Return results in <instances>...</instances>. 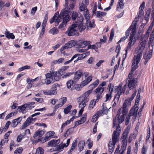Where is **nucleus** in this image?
<instances>
[{
  "label": "nucleus",
  "instance_id": "21",
  "mask_svg": "<svg viewBox=\"0 0 154 154\" xmlns=\"http://www.w3.org/2000/svg\"><path fill=\"white\" fill-rule=\"evenodd\" d=\"M45 133V131L44 130H38L33 135V137L34 140H37L38 138L41 137Z\"/></svg>",
  "mask_w": 154,
  "mask_h": 154
},
{
  "label": "nucleus",
  "instance_id": "42",
  "mask_svg": "<svg viewBox=\"0 0 154 154\" xmlns=\"http://www.w3.org/2000/svg\"><path fill=\"white\" fill-rule=\"evenodd\" d=\"M112 90L110 92L106 94V100L105 101V102H107L108 101H109L111 99L112 96Z\"/></svg>",
  "mask_w": 154,
  "mask_h": 154
},
{
  "label": "nucleus",
  "instance_id": "53",
  "mask_svg": "<svg viewBox=\"0 0 154 154\" xmlns=\"http://www.w3.org/2000/svg\"><path fill=\"white\" fill-rule=\"evenodd\" d=\"M81 102L79 103V107L80 108H81V109H84V108L86 106V103L87 102H85L84 101H82L80 100Z\"/></svg>",
  "mask_w": 154,
  "mask_h": 154
},
{
  "label": "nucleus",
  "instance_id": "17",
  "mask_svg": "<svg viewBox=\"0 0 154 154\" xmlns=\"http://www.w3.org/2000/svg\"><path fill=\"white\" fill-rule=\"evenodd\" d=\"M57 88L55 84L52 85V88L50 90L46 91L44 90L43 93L46 95H52L55 94L57 93Z\"/></svg>",
  "mask_w": 154,
  "mask_h": 154
},
{
  "label": "nucleus",
  "instance_id": "63",
  "mask_svg": "<svg viewBox=\"0 0 154 154\" xmlns=\"http://www.w3.org/2000/svg\"><path fill=\"white\" fill-rule=\"evenodd\" d=\"M154 35H150L149 41V42H150L151 43V46H153L154 45Z\"/></svg>",
  "mask_w": 154,
  "mask_h": 154
},
{
  "label": "nucleus",
  "instance_id": "37",
  "mask_svg": "<svg viewBox=\"0 0 154 154\" xmlns=\"http://www.w3.org/2000/svg\"><path fill=\"white\" fill-rule=\"evenodd\" d=\"M152 50H150L148 54H145L144 55L143 58L144 59H146L148 60L150 59L152 54Z\"/></svg>",
  "mask_w": 154,
  "mask_h": 154
},
{
  "label": "nucleus",
  "instance_id": "32",
  "mask_svg": "<svg viewBox=\"0 0 154 154\" xmlns=\"http://www.w3.org/2000/svg\"><path fill=\"white\" fill-rule=\"evenodd\" d=\"M108 112V110L106 108H104L103 107L102 109L99 110V111L97 112L96 113L97 115L99 116H100L102 114H107Z\"/></svg>",
  "mask_w": 154,
  "mask_h": 154
},
{
  "label": "nucleus",
  "instance_id": "44",
  "mask_svg": "<svg viewBox=\"0 0 154 154\" xmlns=\"http://www.w3.org/2000/svg\"><path fill=\"white\" fill-rule=\"evenodd\" d=\"M150 11V9L149 8L148 9L146 13L145 17V19L146 20V22L148 21L149 19Z\"/></svg>",
  "mask_w": 154,
  "mask_h": 154
},
{
  "label": "nucleus",
  "instance_id": "13",
  "mask_svg": "<svg viewBox=\"0 0 154 154\" xmlns=\"http://www.w3.org/2000/svg\"><path fill=\"white\" fill-rule=\"evenodd\" d=\"M137 83V79L136 78H127L126 80V84L125 85L126 86L127 85L129 88L131 89L135 87Z\"/></svg>",
  "mask_w": 154,
  "mask_h": 154
},
{
  "label": "nucleus",
  "instance_id": "8",
  "mask_svg": "<svg viewBox=\"0 0 154 154\" xmlns=\"http://www.w3.org/2000/svg\"><path fill=\"white\" fill-rule=\"evenodd\" d=\"M137 108H131L129 111L128 115L127 116L125 119V125H127L129 123L131 117H132L131 120L133 121V122H134L137 117Z\"/></svg>",
  "mask_w": 154,
  "mask_h": 154
},
{
  "label": "nucleus",
  "instance_id": "23",
  "mask_svg": "<svg viewBox=\"0 0 154 154\" xmlns=\"http://www.w3.org/2000/svg\"><path fill=\"white\" fill-rule=\"evenodd\" d=\"M70 17L69 18L66 17V19H64L62 23L58 27V28L63 30L64 28L66 26L67 23L70 20Z\"/></svg>",
  "mask_w": 154,
  "mask_h": 154
},
{
  "label": "nucleus",
  "instance_id": "3",
  "mask_svg": "<svg viewBox=\"0 0 154 154\" xmlns=\"http://www.w3.org/2000/svg\"><path fill=\"white\" fill-rule=\"evenodd\" d=\"M69 12L67 10H63L61 11L60 14L59 12H56L54 15V17H55V26H57L62 19L63 20L66 17L68 18L70 17Z\"/></svg>",
  "mask_w": 154,
  "mask_h": 154
},
{
  "label": "nucleus",
  "instance_id": "7",
  "mask_svg": "<svg viewBox=\"0 0 154 154\" xmlns=\"http://www.w3.org/2000/svg\"><path fill=\"white\" fill-rule=\"evenodd\" d=\"M128 41L129 42L128 43V45L125 48V51L126 52L125 54L123 55V60L122 61V64L125 61L128 53V51L130 50L131 47L134 46L136 42V37L132 35H131L130 37L129 38Z\"/></svg>",
  "mask_w": 154,
  "mask_h": 154
},
{
  "label": "nucleus",
  "instance_id": "10",
  "mask_svg": "<svg viewBox=\"0 0 154 154\" xmlns=\"http://www.w3.org/2000/svg\"><path fill=\"white\" fill-rule=\"evenodd\" d=\"M126 85H125L123 88H122L121 85L116 86L115 90L117 93L116 94L113 101L118 102L120 95L125 93L126 90Z\"/></svg>",
  "mask_w": 154,
  "mask_h": 154
},
{
  "label": "nucleus",
  "instance_id": "50",
  "mask_svg": "<svg viewBox=\"0 0 154 154\" xmlns=\"http://www.w3.org/2000/svg\"><path fill=\"white\" fill-rule=\"evenodd\" d=\"M73 80H70L67 81L66 82V85L67 88L69 89L71 88L72 85H73Z\"/></svg>",
  "mask_w": 154,
  "mask_h": 154
},
{
  "label": "nucleus",
  "instance_id": "38",
  "mask_svg": "<svg viewBox=\"0 0 154 154\" xmlns=\"http://www.w3.org/2000/svg\"><path fill=\"white\" fill-rule=\"evenodd\" d=\"M26 105L25 104L22 106L18 107V109H20L19 112H20L24 113L26 112L25 109L26 108Z\"/></svg>",
  "mask_w": 154,
  "mask_h": 154
},
{
  "label": "nucleus",
  "instance_id": "11",
  "mask_svg": "<svg viewBox=\"0 0 154 154\" xmlns=\"http://www.w3.org/2000/svg\"><path fill=\"white\" fill-rule=\"evenodd\" d=\"M78 24H73L69 27L68 30L66 32V33L69 36H72L74 35H78L79 33L77 30Z\"/></svg>",
  "mask_w": 154,
  "mask_h": 154
},
{
  "label": "nucleus",
  "instance_id": "15",
  "mask_svg": "<svg viewBox=\"0 0 154 154\" xmlns=\"http://www.w3.org/2000/svg\"><path fill=\"white\" fill-rule=\"evenodd\" d=\"M104 88H102L101 86H99L94 91V93L96 94L97 100H99L102 97V94L104 91Z\"/></svg>",
  "mask_w": 154,
  "mask_h": 154
},
{
  "label": "nucleus",
  "instance_id": "35",
  "mask_svg": "<svg viewBox=\"0 0 154 154\" xmlns=\"http://www.w3.org/2000/svg\"><path fill=\"white\" fill-rule=\"evenodd\" d=\"M83 15L86 20H90V15L89 14V11L88 9H86V10L84 11Z\"/></svg>",
  "mask_w": 154,
  "mask_h": 154
},
{
  "label": "nucleus",
  "instance_id": "4",
  "mask_svg": "<svg viewBox=\"0 0 154 154\" xmlns=\"http://www.w3.org/2000/svg\"><path fill=\"white\" fill-rule=\"evenodd\" d=\"M117 129L119 132L118 133V134H116V131H113L112 135V139H110L109 142V151L111 154H112L113 152L115 145L119 139L120 131L119 130V128H118Z\"/></svg>",
  "mask_w": 154,
  "mask_h": 154
},
{
  "label": "nucleus",
  "instance_id": "2",
  "mask_svg": "<svg viewBox=\"0 0 154 154\" xmlns=\"http://www.w3.org/2000/svg\"><path fill=\"white\" fill-rule=\"evenodd\" d=\"M142 39L140 42V43L139 46L137 48V55H135L134 57L133 61L137 62V63H139L142 56V54L143 50L145 48L146 42V41L145 39L143 40V37H142Z\"/></svg>",
  "mask_w": 154,
  "mask_h": 154
},
{
  "label": "nucleus",
  "instance_id": "33",
  "mask_svg": "<svg viewBox=\"0 0 154 154\" xmlns=\"http://www.w3.org/2000/svg\"><path fill=\"white\" fill-rule=\"evenodd\" d=\"M5 35L6 38H11L13 39L15 38V36L13 33H10L7 30L5 32Z\"/></svg>",
  "mask_w": 154,
  "mask_h": 154
},
{
  "label": "nucleus",
  "instance_id": "27",
  "mask_svg": "<svg viewBox=\"0 0 154 154\" xmlns=\"http://www.w3.org/2000/svg\"><path fill=\"white\" fill-rule=\"evenodd\" d=\"M89 54H90L89 52H87L85 53H83L81 54H79L78 56H79L78 57V58L76 60H75L74 61V62H75L78 61V60H79L83 59L85 58L87 56L89 55Z\"/></svg>",
  "mask_w": 154,
  "mask_h": 154
},
{
  "label": "nucleus",
  "instance_id": "12",
  "mask_svg": "<svg viewBox=\"0 0 154 154\" xmlns=\"http://www.w3.org/2000/svg\"><path fill=\"white\" fill-rule=\"evenodd\" d=\"M71 17L72 20L74 21L75 23V24H78L82 23L84 20L83 16L81 15H78L77 12L75 11H73Z\"/></svg>",
  "mask_w": 154,
  "mask_h": 154
},
{
  "label": "nucleus",
  "instance_id": "16",
  "mask_svg": "<svg viewBox=\"0 0 154 154\" xmlns=\"http://www.w3.org/2000/svg\"><path fill=\"white\" fill-rule=\"evenodd\" d=\"M76 43L74 40H71L65 44L60 49V51L62 53H63V51L65 49H68L74 46Z\"/></svg>",
  "mask_w": 154,
  "mask_h": 154
},
{
  "label": "nucleus",
  "instance_id": "5",
  "mask_svg": "<svg viewBox=\"0 0 154 154\" xmlns=\"http://www.w3.org/2000/svg\"><path fill=\"white\" fill-rule=\"evenodd\" d=\"M57 72L48 73L45 74V83L48 85L53 83L55 81H58L59 78L57 76Z\"/></svg>",
  "mask_w": 154,
  "mask_h": 154
},
{
  "label": "nucleus",
  "instance_id": "62",
  "mask_svg": "<svg viewBox=\"0 0 154 154\" xmlns=\"http://www.w3.org/2000/svg\"><path fill=\"white\" fill-rule=\"evenodd\" d=\"M48 19V17L47 15L45 16L44 20L43 21L42 26L45 27L46 24V22Z\"/></svg>",
  "mask_w": 154,
  "mask_h": 154
},
{
  "label": "nucleus",
  "instance_id": "55",
  "mask_svg": "<svg viewBox=\"0 0 154 154\" xmlns=\"http://www.w3.org/2000/svg\"><path fill=\"white\" fill-rule=\"evenodd\" d=\"M122 149H125L127 144V140H122Z\"/></svg>",
  "mask_w": 154,
  "mask_h": 154
},
{
  "label": "nucleus",
  "instance_id": "25",
  "mask_svg": "<svg viewBox=\"0 0 154 154\" xmlns=\"http://www.w3.org/2000/svg\"><path fill=\"white\" fill-rule=\"evenodd\" d=\"M141 92V91L140 90H138V93L137 96V99L136 100L135 102V106H134L133 107L131 108H137V111L138 109V105L139 103V100L140 99V94Z\"/></svg>",
  "mask_w": 154,
  "mask_h": 154
},
{
  "label": "nucleus",
  "instance_id": "61",
  "mask_svg": "<svg viewBox=\"0 0 154 154\" xmlns=\"http://www.w3.org/2000/svg\"><path fill=\"white\" fill-rule=\"evenodd\" d=\"M87 143L88 144L89 149H90L93 145L92 142L90 138L88 139L87 141Z\"/></svg>",
  "mask_w": 154,
  "mask_h": 154
},
{
  "label": "nucleus",
  "instance_id": "46",
  "mask_svg": "<svg viewBox=\"0 0 154 154\" xmlns=\"http://www.w3.org/2000/svg\"><path fill=\"white\" fill-rule=\"evenodd\" d=\"M58 32V31L57 29L55 27L53 28L49 31L50 33L52 34L53 35H55L57 34Z\"/></svg>",
  "mask_w": 154,
  "mask_h": 154
},
{
  "label": "nucleus",
  "instance_id": "29",
  "mask_svg": "<svg viewBox=\"0 0 154 154\" xmlns=\"http://www.w3.org/2000/svg\"><path fill=\"white\" fill-rule=\"evenodd\" d=\"M85 145V142L84 140L80 141L78 144L79 150L80 152L82 151Z\"/></svg>",
  "mask_w": 154,
  "mask_h": 154
},
{
  "label": "nucleus",
  "instance_id": "30",
  "mask_svg": "<svg viewBox=\"0 0 154 154\" xmlns=\"http://www.w3.org/2000/svg\"><path fill=\"white\" fill-rule=\"evenodd\" d=\"M124 0H119V4L117 5V10L120 11L124 7V4L123 3Z\"/></svg>",
  "mask_w": 154,
  "mask_h": 154
},
{
  "label": "nucleus",
  "instance_id": "48",
  "mask_svg": "<svg viewBox=\"0 0 154 154\" xmlns=\"http://www.w3.org/2000/svg\"><path fill=\"white\" fill-rule=\"evenodd\" d=\"M44 153V150L42 148L39 147L36 150L35 154H43Z\"/></svg>",
  "mask_w": 154,
  "mask_h": 154
},
{
  "label": "nucleus",
  "instance_id": "20",
  "mask_svg": "<svg viewBox=\"0 0 154 154\" xmlns=\"http://www.w3.org/2000/svg\"><path fill=\"white\" fill-rule=\"evenodd\" d=\"M138 63H137V62L133 60V62L132 65V68L131 72H130L128 75V78H134L132 76L133 72L137 68L138 66Z\"/></svg>",
  "mask_w": 154,
  "mask_h": 154
},
{
  "label": "nucleus",
  "instance_id": "39",
  "mask_svg": "<svg viewBox=\"0 0 154 154\" xmlns=\"http://www.w3.org/2000/svg\"><path fill=\"white\" fill-rule=\"evenodd\" d=\"M86 9H88L86 6L84 4L83 2H82L80 4L79 8V11L80 12L84 11Z\"/></svg>",
  "mask_w": 154,
  "mask_h": 154
},
{
  "label": "nucleus",
  "instance_id": "6",
  "mask_svg": "<svg viewBox=\"0 0 154 154\" xmlns=\"http://www.w3.org/2000/svg\"><path fill=\"white\" fill-rule=\"evenodd\" d=\"M125 117L123 115H122L117 113V114L113 119V128H114L116 125L117 126L116 127V130H114V131H116V134H118V133L119 132L117 129L119 128V134H120L121 131V128L119 124L122 123L124 120Z\"/></svg>",
  "mask_w": 154,
  "mask_h": 154
},
{
  "label": "nucleus",
  "instance_id": "51",
  "mask_svg": "<svg viewBox=\"0 0 154 154\" xmlns=\"http://www.w3.org/2000/svg\"><path fill=\"white\" fill-rule=\"evenodd\" d=\"M45 27L42 26V29L39 37V39H41L45 31Z\"/></svg>",
  "mask_w": 154,
  "mask_h": 154
},
{
  "label": "nucleus",
  "instance_id": "40",
  "mask_svg": "<svg viewBox=\"0 0 154 154\" xmlns=\"http://www.w3.org/2000/svg\"><path fill=\"white\" fill-rule=\"evenodd\" d=\"M79 23L78 25H77V26H78V29L80 32H82L84 31L86 28L85 25H83V23Z\"/></svg>",
  "mask_w": 154,
  "mask_h": 154
},
{
  "label": "nucleus",
  "instance_id": "56",
  "mask_svg": "<svg viewBox=\"0 0 154 154\" xmlns=\"http://www.w3.org/2000/svg\"><path fill=\"white\" fill-rule=\"evenodd\" d=\"M30 68V66H29L26 65L25 66H23L18 69V71L21 72L23 71L25 69H29Z\"/></svg>",
  "mask_w": 154,
  "mask_h": 154
},
{
  "label": "nucleus",
  "instance_id": "43",
  "mask_svg": "<svg viewBox=\"0 0 154 154\" xmlns=\"http://www.w3.org/2000/svg\"><path fill=\"white\" fill-rule=\"evenodd\" d=\"M45 138L44 137L38 138L37 140H34L33 142L34 143H37L39 142H41L42 143H44L46 142Z\"/></svg>",
  "mask_w": 154,
  "mask_h": 154
},
{
  "label": "nucleus",
  "instance_id": "22",
  "mask_svg": "<svg viewBox=\"0 0 154 154\" xmlns=\"http://www.w3.org/2000/svg\"><path fill=\"white\" fill-rule=\"evenodd\" d=\"M82 74L81 70H79L75 72V76L73 79V81L75 82H77L80 78Z\"/></svg>",
  "mask_w": 154,
  "mask_h": 154
},
{
  "label": "nucleus",
  "instance_id": "49",
  "mask_svg": "<svg viewBox=\"0 0 154 154\" xmlns=\"http://www.w3.org/2000/svg\"><path fill=\"white\" fill-rule=\"evenodd\" d=\"M79 54H76L74 55L71 58V59L65 62L64 63V65H66L70 63L75 58L77 57L78 56Z\"/></svg>",
  "mask_w": 154,
  "mask_h": 154
},
{
  "label": "nucleus",
  "instance_id": "24",
  "mask_svg": "<svg viewBox=\"0 0 154 154\" xmlns=\"http://www.w3.org/2000/svg\"><path fill=\"white\" fill-rule=\"evenodd\" d=\"M86 20L87 29L89 27L91 28L94 27L95 25V21L94 20H92L91 21L90 20Z\"/></svg>",
  "mask_w": 154,
  "mask_h": 154
},
{
  "label": "nucleus",
  "instance_id": "31",
  "mask_svg": "<svg viewBox=\"0 0 154 154\" xmlns=\"http://www.w3.org/2000/svg\"><path fill=\"white\" fill-rule=\"evenodd\" d=\"M92 77L91 75L89 76L86 79L82 82V85L84 86L88 84L92 80Z\"/></svg>",
  "mask_w": 154,
  "mask_h": 154
},
{
  "label": "nucleus",
  "instance_id": "60",
  "mask_svg": "<svg viewBox=\"0 0 154 154\" xmlns=\"http://www.w3.org/2000/svg\"><path fill=\"white\" fill-rule=\"evenodd\" d=\"M148 149L147 147L144 146L142 148L141 154H146Z\"/></svg>",
  "mask_w": 154,
  "mask_h": 154
},
{
  "label": "nucleus",
  "instance_id": "59",
  "mask_svg": "<svg viewBox=\"0 0 154 154\" xmlns=\"http://www.w3.org/2000/svg\"><path fill=\"white\" fill-rule=\"evenodd\" d=\"M99 116L97 115V113H96L94 115L92 118L91 121L92 122H95L97 120L98 117Z\"/></svg>",
  "mask_w": 154,
  "mask_h": 154
},
{
  "label": "nucleus",
  "instance_id": "45",
  "mask_svg": "<svg viewBox=\"0 0 154 154\" xmlns=\"http://www.w3.org/2000/svg\"><path fill=\"white\" fill-rule=\"evenodd\" d=\"M35 104V102H31L26 103L25 105H26V106L27 108H28L29 109H32L34 107V106H33V105Z\"/></svg>",
  "mask_w": 154,
  "mask_h": 154
},
{
  "label": "nucleus",
  "instance_id": "19",
  "mask_svg": "<svg viewBox=\"0 0 154 154\" xmlns=\"http://www.w3.org/2000/svg\"><path fill=\"white\" fill-rule=\"evenodd\" d=\"M90 42L89 41H84L82 40H79L76 43L77 45L81 48H85L89 44Z\"/></svg>",
  "mask_w": 154,
  "mask_h": 154
},
{
  "label": "nucleus",
  "instance_id": "34",
  "mask_svg": "<svg viewBox=\"0 0 154 154\" xmlns=\"http://www.w3.org/2000/svg\"><path fill=\"white\" fill-rule=\"evenodd\" d=\"M59 142V140H53L48 143V145L49 146H56V145L58 144Z\"/></svg>",
  "mask_w": 154,
  "mask_h": 154
},
{
  "label": "nucleus",
  "instance_id": "64",
  "mask_svg": "<svg viewBox=\"0 0 154 154\" xmlns=\"http://www.w3.org/2000/svg\"><path fill=\"white\" fill-rule=\"evenodd\" d=\"M128 134L127 133L123 132V133L121 139L122 140H127V138Z\"/></svg>",
  "mask_w": 154,
  "mask_h": 154
},
{
  "label": "nucleus",
  "instance_id": "1",
  "mask_svg": "<svg viewBox=\"0 0 154 154\" xmlns=\"http://www.w3.org/2000/svg\"><path fill=\"white\" fill-rule=\"evenodd\" d=\"M138 21V20H134L133 21V22L130 27L126 30V32L125 36L122 38L118 42V43H119L122 42L124 41L128 37L131 30V32L130 34L129 38L130 37L131 35L132 34V35H133L134 36L136 37V41H137L138 37L136 35V26L137 25V22Z\"/></svg>",
  "mask_w": 154,
  "mask_h": 154
},
{
  "label": "nucleus",
  "instance_id": "36",
  "mask_svg": "<svg viewBox=\"0 0 154 154\" xmlns=\"http://www.w3.org/2000/svg\"><path fill=\"white\" fill-rule=\"evenodd\" d=\"M98 100L96 99L95 100L94 99L91 101L90 103L89 109H91L93 108L95 105L96 103L98 101Z\"/></svg>",
  "mask_w": 154,
  "mask_h": 154
},
{
  "label": "nucleus",
  "instance_id": "58",
  "mask_svg": "<svg viewBox=\"0 0 154 154\" xmlns=\"http://www.w3.org/2000/svg\"><path fill=\"white\" fill-rule=\"evenodd\" d=\"M55 149L56 150L60 152L63 150V148L61 145H59L55 146Z\"/></svg>",
  "mask_w": 154,
  "mask_h": 154
},
{
  "label": "nucleus",
  "instance_id": "54",
  "mask_svg": "<svg viewBox=\"0 0 154 154\" xmlns=\"http://www.w3.org/2000/svg\"><path fill=\"white\" fill-rule=\"evenodd\" d=\"M72 106L71 105H70L68 106L67 107L65 108L64 110V112L66 114L68 113L70 111Z\"/></svg>",
  "mask_w": 154,
  "mask_h": 154
},
{
  "label": "nucleus",
  "instance_id": "18",
  "mask_svg": "<svg viewBox=\"0 0 154 154\" xmlns=\"http://www.w3.org/2000/svg\"><path fill=\"white\" fill-rule=\"evenodd\" d=\"M91 93V91H88L85 92L82 97H79L80 100L87 103L89 100V96Z\"/></svg>",
  "mask_w": 154,
  "mask_h": 154
},
{
  "label": "nucleus",
  "instance_id": "9",
  "mask_svg": "<svg viewBox=\"0 0 154 154\" xmlns=\"http://www.w3.org/2000/svg\"><path fill=\"white\" fill-rule=\"evenodd\" d=\"M131 106L130 100L129 99H127L125 101L122 106L118 110L117 113L124 116L128 111V107Z\"/></svg>",
  "mask_w": 154,
  "mask_h": 154
},
{
  "label": "nucleus",
  "instance_id": "47",
  "mask_svg": "<svg viewBox=\"0 0 154 154\" xmlns=\"http://www.w3.org/2000/svg\"><path fill=\"white\" fill-rule=\"evenodd\" d=\"M85 86L82 85V82H81L80 85L77 84L75 85V89L78 91H80L82 88Z\"/></svg>",
  "mask_w": 154,
  "mask_h": 154
},
{
  "label": "nucleus",
  "instance_id": "41",
  "mask_svg": "<svg viewBox=\"0 0 154 154\" xmlns=\"http://www.w3.org/2000/svg\"><path fill=\"white\" fill-rule=\"evenodd\" d=\"M106 13L105 12L99 11H97L95 14V15L97 17H104L106 16Z\"/></svg>",
  "mask_w": 154,
  "mask_h": 154
},
{
  "label": "nucleus",
  "instance_id": "28",
  "mask_svg": "<svg viewBox=\"0 0 154 154\" xmlns=\"http://www.w3.org/2000/svg\"><path fill=\"white\" fill-rule=\"evenodd\" d=\"M77 139H75L72 143L70 150L68 152L69 154H72L71 152L74 150L77 146Z\"/></svg>",
  "mask_w": 154,
  "mask_h": 154
},
{
  "label": "nucleus",
  "instance_id": "57",
  "mask_svg": "<svg viewBox=\"0 0 154 154\" xmlns=\"http://www.w3.org/2000/svg\"><path fill=\"white\" fill-rule=\"evenodd\" d=\"M23 149L21 147L17 148L14 152V154H21Z\"/></svg>",
  "mask_w": 154,
  "mask_h": 154
},
{
  "label": "nucleus",
  "instance_id": "52",
  "mask_svg": "<svg viewBox=\"0 0 154 154\" xmlns=\"http://www.w3.org/2000/svg\"><path fill=\"white\" fill-rule=\"evenodd\" d=\"M81 102L79 103V107L80 108H81V109H84V108L86 106V103L87 102H85L84 101H82L80 100Z\"/></svg>",
  "mask_w": 154,
  "mask_h": 154
},
{
  "label": "nucleus",
  "instance_id": "26",
  "mask_svg": "<svg viewBox=\"0 0 154 154\" xmlns=\"http://www.w3.org/2000/svg\"><path fill=\"white\" fill-rule=\"evenodd\" d=\"M66 98L63 97L60 100V103L59 104H57L55 105L54 108L55 109H58L59 107L61 106L66 102Z\"/></svg>",
  "mask_w": 154,
  "mask_h": 154
},
{
  "label": "nucleus",
  "instance_id": "14",
  "mask_svg": "<svg viewBox=\"0 0 154 154\" xmlns=\"http://www.w3.org/2000/svg\"><path fill=\"white\" fill-rule=\"evenodd\" d=\"M36 120V118H32V117H29L23 124L20 127V129H24L26 127L30 125L31 123H32L34 122Z\"/></svg>",
  "mask_w": 154,
  "mask_h": 154
}]
</instances>
